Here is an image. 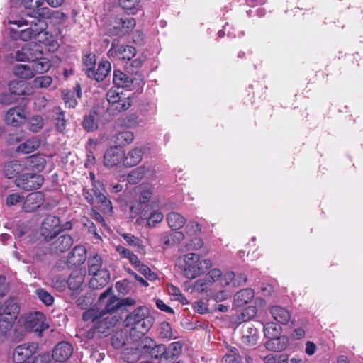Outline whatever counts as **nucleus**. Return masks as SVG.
Instances as JSON below:
<instances>
[{"label":"nucleus","instance_id":"39448f33","mask_svg":"<svg viewBox=\"0 0 363 363\" xmlns=\"http://www.w3.org/2000/svg\"><path fill=\"white\" fill-rule=\"evenodd\" d=\"M77 306L82 310H86L84 312L82 320L79 324V328L76 333V338L78 340L80 345L88 349L90 347L91 340V327L89 320L91 319V296L86 294L84 296H80L76 301Z\"/></svg>","mask_w":363,"mask_h":363},{"label":"nucleus","instance_id":"680f3d73","mask_svg":"<svg viewBox=\"0 0 363 363\" xmlns=\"http://www.w3.org/2000/svg\"><path fill=\"white\" fill-rule=\"evenodd\" d=\"M163 214L158 211L152 212L147 218V225L150 228H154L155 225L160 223L163 219Z\"/></svg>","mask_w":363,"mask_h":363},{"label":"nucleus","instance_id":"4d7b16f0","mask_svg":"<svg viewBox=\"0 0 363 363\" xmlns=\"http://www.w3.org/2000/svg\"><path fill=\"white\" fill-rule=\"evenodd\" d=\"M43 125V118L40 116L36 115L30 118L28 123V128L33 132H38Z\"/></svg>","mask_w":363,"mask_h":363},{"label":"nucleus","instance_id":"58836bf2","mask_svg":"<svg viewBox=\"0 0 363 363\" xmlns=\"http://www.w3.org/2000/svg\"><path fill=\"white\" fill-rule=\"evenodd\" d=\"M111 69L108 61H103L98 65L96 71L93 74L94 79L97 82L103 81L108 74Z\"/></svg>","mask_w":363,"mask_h":363},{"label":"nucleus","instance_id":"0e129e2a","mask_svg":"<svg viewBox=\"0 0 363 363\" xmlns=\"http://www.w3.org/2000/svg\"><path fill=\"white\" fill-rule=\"evenodd\" d=\"M170 237H175L178 240H183L184 238V235L182 232H175L174 233L169 235L167 233H164L161 235V242L164 244L165 245H170Z\"/></svg>","mask_w":363,"mask_h":363},{"label":"nucleus","instance_id":"72a5a7b5","mask_svg":"<svg viewBox=\"0 0 363 363\" xmlns=\"http://www.w3.org/2000/svg\"><path fill=\"white\" fill-rule=\"evenodd\" d=\"M128 331L127 329H121L116 331L111 336V345L115 348H121L124 346L128 341Z\"/></svg>","mask_w":363,"mask_h":363},{"label":"nucleus","instance_id":"c03bdc74","mask_svg":"<svg viewBox=\"0 0 363 363\" xmlns=\"http://www.w3.org/2000/svg\"><path fill=\"white\" fill-rule=\"evenodd\" d=\"M134 135L133 132L125 130L118 132L115 136V143L121 146H125L133 142Z\"/></svg>","mask_w":363,"mask_h":363},{"label":"nucleus","instance_id":"e2e57ef3","mask_svg":"<svg viewBox=\"0 0 363 363\" xmlns=\"http://www.w3.org/2000/svg\"><path fill=\"white\" fill-rule=\"evenodd\" d=\"M62 99L65 103V104L69 108H74L77 104V101L74 97V93L72 91H63Z\"/></svg>","mask_w":363,"mask_h":363},{"label":"nucleus","instance_id":"5701e85b","mask_svg":"<svg viewBox=\"0 0 363 363\" xmlns=\"http://www.w3.org/2000/svg\"><path fill=\"white\" fill-rule=\"evenodd\" d=\"M19 313V305L14 298L6 299L0 306V316L16 319Z\"/></svg>","mask_w":363,"mask_h":363},{"label":"nucleus","instance_id":"dca6fc26","mask_svg":"<svg viewBox=\"0 0 363 363\" xmlns=\"http://www.w3.org/2000/svg\"><path fill=\"white\" fill-rule=\"evenodd\" d=\"M73 353L72 345L67 342H60L52 351V358L50 361H55L56 363L67 362Z\"/></svg>","mask_w":363,"mask_h":363},{"label":"nucleus","instance_id":"a19ab883","mask_svg":"<svg viewBox=\"0 0 363 363\" xmlns=\"http://www.w3.org/2000/svg\"><path fill=\"white\" fill-rule=\"evenodd\" d=\"M31 66L34 72V74H36L48 72L51 67V64L48 59L43 58L42 56L40 59L32 62Z\"/></svg>","mask_w":363,"mask_h":363},{"label":"nucleus","instance_id":"aec40b11","mask_svg":"<svg viewBox=\"0 0 363 363\" xmlns=\"http://www.w3.org/2000/svg\"><path fill=\"white\" fill-rule=\"evenodd\" d=\"M44 196L40 191L30 193L23 204V209L26 212H33L38 209L43 203Z\"/></svg>","mask_w":363,"mask_h":363},{"label":"nucleus","instance_id":"6e6552de","mask_svg":"<svg viewBox=\"0 0 363 363\" xmlns=\"http://www.w3.org/2000/svg\"><path fill=\"white\" fill-rule=\"evenodd\" d=\"M60 233V220L54 215L47 216L42 221L40 234L46 241H50Z\"/></svg>","mask_w":363,"mask_h":363},{"label":"nucleus","instance_id":"6e6d98bb","mask_svg":"<svg viewBox=\"0 0 363 363\" xmlns=\"http://www.w3.org/2000/svg\"><path fill=\"white\" fill-rule=\"evenodd\" d=\"M38 298L46 306H51L54 302V297L43 289H37L35 291Z\"/></svg>","mask_w":363,"mask_h":363},{"label":"nucleus","instance_id":"6ab92c4d","mask_svg":"<svg viewBox=\"0 0 363 363\" xmlns=\"http://www.w3.org/2000/svg\"><path fill=\"white\" fill-rule=\"evenodd\" d=\"M25 170H30L34 172H42L45 165L46 160L39 155H34L23 160Z\"/></svg>","mask_w":363,"mask_h":363},{"label":"nucleus","instance_id":"0eeeda50","mask_svg":"<svg viewBox=\"0 0 363 363\" xmlns=\"http://www.w3.org/2000/svg\"><path fill=\"white\" fill-rule=\"evenodd\" d=\"M92 192L95 196L96 207L104 215L111 216L113 208L111 201L106 196V189L103 183L100 181H95L92 174Z\"/></svg>","mask_w":363,"mask_h":363},{"label":"nucleus","instance_id":"f704fd0d","mask_svg":"<svg viewBox=\"0 0 363 363\" xmlns=\"http://www.w3.org/2000/svg\"><path fill=\"white\" fill-rule=\"evenodd\" d=\"M167 221L173 230L182 228L186 223V218L177 212H171L167 216Z\"/></svg>","mask_w":363,"mask_h":363},{"label":"nucleus","instance_id":"338daca9","mask_svg":"<svg viewBox=\"0 0 363 363\" xmlns=\"http://www.w3.org/2000/svg\"><path fill=\"white\" fill-rule=\"evenodd\" d=\"M57 115L56 117V128L58 131L63 132V130L65 129V124L66 121L64 117V113L60 111V108H57Z\"/></svg>","mask_w":363,"mask_h":363},{"label":"nucleus","instance_id":"c9c22d12","mask_svg":"<svg viewBox=\"0 0 363 363\" xmlns=\"http://www.w3.org/2000/svg\"><path fill=\"white\" fill-rule=\"evenodd\" d=\"M14 74L20 79H30L34 77V72L30 65L19 64L13 68Z\"/></svg>","mask_w":363,"mask_h":363},{"label":"nucleus","instance_id":"c85d7f7f","mask_svg":"<svg viewBox=\"0 0 363 363\" xmlns=\"http://www.w3.org/2000/svg\"><path fill=\"white\" fill-rule=\"evenodd\" d=\"M288 344V338L282 335L269 338L265 342V347L270 351H281L286 348Z\"/></svg>","mask_w":363,"mask_h":363},{"label":"nucleus","instance_id":"603ef678","mask_svg":"<svg viewBox=\"0 0 363 363\" xmlns=\"http://www.w3.org/2000/svg\"><path fill=\"white\" fill-rule=\"evenodd\" d=\"M167 289L169 294L172 296L174 300L179 301L184 305L188 304L187 299L183 296L178 287L174 286L173 284H168L167 286Z\"/></svg>","mask_w":363,"mask_h":363},{"label":"nucleus","instance_id":"b1692460","mask_svg":"<svg viewBox=\"0 0 363 363\" xmlns=\"http://www.w3.org/2000/svg\"><path fill=\"white\" fill-rule=\"evenodd\" d=\"M222 276L221 271L214 268L208 272L205 279H198L194 284V288L197 291H203L206 289L207 285H209L217 281Z\"/></svg>","mask_w":363,"mask_h":363},{"label":"nucleus","instance_id":"7ed1b4c3","mask_svg":"<svg viewBox=\"0 0 363 363\" xmlns=\"http://www.w3.org/2000/svg\"><path fill=\"white\" fill-rule=\"evenodd\" d=\"M49 328L45 316L41 312H33L21 316L14 327L13 340L20 341L27 332H34L40 336Z\"/></svg>","mask_w":363,"mask_h":363},{"label":"nucleus","instance_id":"052dcab7","mask_svg":"<svg viewBox=\"0 0 363 363\" xmlns=\"http://www.w3.org/2000/svg\"><path fill=\"white\" fill-rule=\"evenodd\" d=\"M52 83V77L48 75L38 77L33 80L34 86L38 88H48Z\"/></svg>","mask_w":363,"mask_h":363},{"label":"nucleus","instance_id":"f03ea898","mask_svg":"<svg viewBox=\"0 0 363 363\" xmlns=\"http://www.w3.org/2000/svg\"><path fill=\"white\" fill-rule=\"evenodd\" d=\"M154 323V318L150 315L146 306H139L131 312L124 320V325L130 328V337L134 340L140 338L148 332Z\"/></svg>","mask_w":363,"mask_h":363},{"label":"nucleus","instance_id":"473e14b6","mask_svg":"<svg viewBox=\"0 0 363 363\" xmlns=\"http://www.w3.org/2000/svg\"><path fill=\"white\" fill-rule=\"evenodd\" d=\"M270 313L273 318L281 324H286L291 318L289 311L281 306H273L270 308Z\"/></svg>","mask_w":363,"mask_h":363},{"label":"nucleus","instance_id":"864d4df0","mask_svg":"<svg viewBox=\"0 0 363 363\" xmlns=\"http://www.w3.org/2000/svg\"><path fill=\"white\" fill-rule=\"evenodd\" d=\"M143 167H137L133 169L128 175V182L129 184H135L144 177Z\"/></svg>","mask_w":363,"mask_h":363},{"label":"nucleus","instance_id":"20e7f679","mask_svg":"<svg viewBox=\"0 0 363 363\" xmlns=\"http://www.w3.org/2000/svg\"><path fill=\"white\" fill-rule=\"evenodd\" d=\"M175 265L183 271L186 278L193 279L203 274L212 263L209 259H201L199 255L189 252L178 257Z\"/></svg>","mask_w":363,"mask_h":363},{"label":"nucleus","instance_id":"13d9d810","mask_svg":"<svg viewBox=\"0 0 363 363\" xmlns=\"http://www.w3.org/2000/svg\"><path fill=\"white\" fill-rule=\"evenodd\" d=\"M158 333L162 338L170 339L172 337V327L167 322H162L158 328Z\"/></svg>","mask_w":363,"mask_h":363},{"label":"nucleus","instance_id":"49530a36","mask_svg":"<svg viewBox=\"0 0 363 363\" xmlns=\"http://www.w3.org/2000/svg\"><path fill=\"white\" fill-rule=\"evenodd\" d=\"M84 281L83 276L78 272H73L70 274L67 284L69 289L75 291L79 289Z\"/></svg>","mask_w":363,"mask_h":363},{"label":"nucleus","instance_id":"bf43d9fd","mask_svg":"<svg viewBox=\"0 0 363 363\" xmlns=\"http://www.w3.org/2000/svg\"><path fill=\"white\" fill-rule=\"evenodd\" d=\"M23 86V83L22 82L11 81L9 84V91L16 97L23 94L24 91Z\"/></svg>","mask_w":363,"mask_h":363},{"label":"nucleus","instance_id":"9b49d317","mask_svg":"<svg viewBox=\"0 0 363 363\" xmlns=\"http://www.w3.org/2000/svg\"><path fill=\"white\" fill-rule=\"evenodd\" d=\"M44 182L43 176L36 173H25L16 179V185L25 191L39 189Z\"/></svg>","mask_w":363,"mask_h":363},{"label":"nucleus","instance_id":"a211bd4d","mask_svg":"<svg viewBox=\"0 0 363 363\" xmlns=\"http://www.w3.org/2000/svg\"><path fill=\"white\" fill-rule=\"evenodd\" d=\"M118 321L117 316L108 315L101 320H96L92 319V323H94V331L106 336L109 330L113 328Z\"/></svg>","mask_w":363,"mask_h":363},{"label":"nucleus","instance_id":"2f4dec72","mask_svg":"<svg viewBox=\"0 0 363 363\" xmlns=\"http://www.w3.org/2000/svg\"><path fill=\"white\" fill-rule=\"evenodd\" d=\"M255 292L252 289H245L237 292L234 297V303L238 307L243 306L252 300Z\"/></svg>","mask_w":363,"mask_h":363},{"label":"nucleus","instance_id":"a18cd8bd","mask_svg":"<svg viewBox=\"0 0 363 363\" xmlns=\"http://www.w3.org/2000/svg\"><path fill=\"white\" fill-rule=\"evenodd\" d=\"M137 189L140 193L139 196L140 204L147 203L152 194V186L148 184H143L137 186Z\"/></svg>","mask_w":363,"mask_h":363},{"label":"nucleus","instance_id":"ea45409f","mask_svg":"<svg viewBox=\"0 0 363 363\" xmlns=\"http://www.w3.org/2000/svg\"><path fill=\"white\" fill-rule=\"evenodd\" d=\"M130 246L137 248L138 252L145 253V248L142 240L130 233H122L121 235Z\"/></svg>","mask_w":363,"mask_h":363},{"label":"nucleus","instance_id":"1a4fd4ad","mask_svg":"<svg viewBox=\"0 0 363 363\" xmlns=\"http://www.w3.org/2000/svg\"><path fill=\"white\" fill-rule=\"evenodd\" d=\"M101 260L98 256L92 257V289H99L105 286L109 280L108 270L101 267Z\"/></svg>","mask_w":363,"mask_h":363},{"label":"nucleus","instance_id":"09e8293b","mask_svg":"<svg viewBox=\"0 0 363 363\" xmlns=\"http://www.w3.org/2000/svg\"><path fill=\"white\" fill-rule=\"evenodd\" d=\"M38 147L39 142L33 138L21 144L18 147V151L23 154H28L37 150Z\"/></svg>","mask_w":363,"mask_h":363},{"label":"nucleus","instance_id":"4468645a","mask_svg":"<svg viewBox=\"0 0 363 363\" xmlns=\"http://www.w3.org/2000/svg\"><path fill=\"white\" fill-rule=\"evenodd\" d=\"M111 57L119 60H130L136 55L135 48L128 45H120L118 40L114 39L108 51Z\"/></svg>","mask_w":363,"mask_h":363},{"label":"nucleus","instance_id":"a878e982","mask_svg":"<svg viewBox=\"0 0 363 363\" xmlns=\"http://www.w3.org/2000/svg\"><path fill=\"white\" fill-rule=\"evenodd\" d=\"M25 118L24 111L20 107H14L7 111L5 121L7 124L16 127L23 123Z\"/></svg>","mask_w":363,"mask_h":363},{"label":"nucleus","instance_id":"de8ad7c7","mask_svg":"<svg viewBox=\"0 0 363 363\" xmlns=\"http://www.w3.org/2000/svg\"><path fill=\"white\" fill-rule=\"evenodd\" d=\"M121 7L129 13L134 14L140 9V0H120Z\"/></svg>","mask_w":363,"mask_h":363},{"label":"nucleus","instance_id":"ddd939ff","mask_svg":"<svg viewBox=\"0 0 363 363\" xmlns=\"http://www.w3.org/2000/svg\"><path fill=\"white\" fill-rule=\"evenodd\" d=\"M86 259V250L82 245L76 246L66 258H62L58 263L62 268L77 267L84 262Z\"/></svg>","mask_w":363,"mask_h":363},{"label":"nucleus","instance_id":"5fc2aeb1","mask_svg":"<svg viewBox=\"0 0 363 363\" xmlns=\"http://www.w3.org/2000/svg\"><path fill=\"white\" fill-rule=\"evenodd\" d=\"M264 334L268 339L279 336L280 328L274 323H268L264 327Z\"/></svg>","mask_w":363,"mask_h":363},{"label":"nucleus","instance_id":"79ce46f5","mask_svg":"<svg viewBox=\"0 0 363 363\" xmlns=\"http://www.w3.org/2000/svg\"><path fill=\"white\" fill-rule=\"evenodd\" d=\"M116 252L119 254L121 258H126L129 260L131 264L138 266L140 264V260L136 255L121 245H118L116 248Z\"/></svg>","mask_w":363,"mask_h":363},{"label":"nucleus","instance_id":"f8f14e48","mask_svg":"<svg viewBox=\"0 0 363 363\" xmlns=\"http://www.w3.org/2000/svg\"><path fill=\"white\" fill-rule=\"evenodd\" d=\"M43 56V50L40 45L37 43L30 42L26 43L21 50L16 53V59L18 61H31L40 59Z\"/></svg>","mask_w":363,"mask_h":363},{"label":"nucleus","instance_id":"c756f323","mask_svg":"<svg viewBox=\"0 0 363 363\" xmlns=\"http://www.w3.org/2000/svg\"><path fill=\"white\" fill-rule=\"evenodd\" d=\"M23 160H13L5 164L4 172L5 176L9 178H14L19 173L25 171Z\"/></svg>","mask_w":363,"mask_h":363},{"label":"nucleus","instance_id":"393cba45","mask_svg":"<svg viewBox=\"0 0 363 363\" xmlns=\"http://www.w3.org/2000/svg\"><path fill=\"white\" fill-rule=\"evenodd\" d=\"M113 82L115 87L113 89H126L130 90L133 85L132 77L119 70H115L113 73Z\"/></svg>","mask_w":363,"mask_h":363},{"label":"nucleus","instance_id":"e433bc0d","mask_svg":"<svg viewBox=\"0 0 363 363\" xmlns=\"http://www.w3.org/2000/svg\"><path fill=\"white\" fill-rule=\"evenodd\" d=\"M45 0H24L23 6L26 9V15H38L40 14V7L43 6Z\"/></svg>","mask_w":363,"mask_h":363},{"label":"nucleus","instance_id":"8fccbe9b","mask_svg":"<svg viewBox=\"0 0 363 363\" xmlns=\"http://www.w3.org/2000/svg\"><path fill=\"white\" fill-rule=\"evenodd\" d=\"M119 24L121 26V34L124 35L135 28L136 21L133 17H125L121 18ZM117 34L120 35V33H117Z\"/></svg>","mask_w":363,"mask_h":363},{"label":"nucleus","instance_id":"4c0bfd02","mask_svg":"<svg viewBox=\"0 0 363 363\" xmlns=\"http://www.w3.org/2000/svg\"><path fill=\"white\" fill-rule=\"evenodd\" d=\"M149 355L151 358L157 359L160 363H167V359L166 358V346L164 345H154L151 348Z\"/></svg>","mask_w":363,"mask_h":363},{"label":"nucleus","instance_id":"cd10ccee","mask_svg":"<svg viewBox=\"0 0 363 363\" xmlns=\"http://www.w3.org/2000/svg\"><path fill=\"white\" fill-rule=\"evenodd\" d=\"M73 245V239L69 235H62L52 243L51 250L55 253H62Z\"/></svg>","mask_w":363,"mask_h":363},{"label":"nucleus","instance_id":"2eb2a0df","mask_svg":"<svg viewBox=\"0 0 363 363\" xmlns=\"http://www.w3.org/2000/svg\"><path fill=\"white\" fill-rule=\"evenodd\" d=\"M38 345L35 342L25 343L17 346L13 353L15 363H24L35 352Z\"/></svg>","mask_w":363,"mask_h":363},{"label":"nucleus","instance_id":"37998d69","mask_svg":"<svg viewBox=\"0 0 363 363\" xmlns=\"http://www.w3.org/2000/svg\"><path fill=\"white\" fill-rule=\"evenodd\" d=\"M182 345L180 342H174L168 347H166V358L167 363L170 360L177 358L182 351Z\"/></svg>","mask_w":363,"mask_h":363},{"label":"nucleus","instance_id":"412c9836","mask_svg":"<svg viewBox=\"0 0 363 363\" xmlns=\"http://www.w3.org/2000/svg\"><path fill=\"white\" fill-rule=\"evenodd\" d=\"M124 152L118 147H114L108 150L104 154V164L106 167H113L118 164L121 161L123 162Z\"/></svg>","mask_w":363,"mask_h":363},{"label":"nucleus","instance_id":"bb28decb","mask_svg":"<svg viewBox=\"0 0 363 363\" xmlns=\"http://www.w3.org/2000/svg\"><path fill=\"white\" fill-rule=\"evenodd\" d=\"M143 151L141 147H135L126 155L124 154L123 165L126 167L136 166L143 159Z\"/></svg>","mask_w":363,"mask_h":363},{"label":"nucleus","instance_id":"423d86ee","mask_svg":"<svg viewBox=\"0 0 363 363\" xmlns=\"http://www.w3.org/2000/svg\"><path fill=\"white\" fill-rule=\"evenodd\" d=\"M130 94L119 89H111L106 93L108 102V111L115 115L128 110L132 105Z\"/></svg>","mask_w":363,"mask_h":363},{"label":"nucleus","instance_id":"3c124183","mask_svg":"<svg viewBox=\"0 0 363 363\" xmlns=\"http://www.w3.org/2000/svg\"><path fill=\"white\" fill-rule=\"evenodd\" d=\"M223 363H242V357L235 347H232L224 356Z\"/></svg>","mask_w":363,"mask_h":363},{"label":"nucleus","instance_id":"9d476101","mask_svg":"<svg viewBox=\"0 0 363 363\" xmlns=\"http://www.w3.org/2000/svg\"><path fill=\"white\" fill-rule=\"evenodd\" d=\"M153 345L154 340L152 339L145 337L138 342L135 347L131 348V354H130L129 349H127L124 352V357L130 363L135 362L142 356L149 354Z\"/></svg>","mask_w":363,"mask_h":363},{"label":"nucleus","instance_id":"774afa93","mask_svg":"<svg viewBox=\"0 0 363 363\" xmlns=\"http://www.w3.org/2000/svg\"><path fill=\"white\" fill-rule=\"evenodd\" d=\"M201 225L196 221H189L186 226L185 230L192 235L198 234L201 231Z\"/></svg>","mask_w":363,"mask_h":363},{"label":"nucleus","instance_id":"7c9ffc66","mask_svg":"<svg viewBox=\"0 0 363 363\" xmlns=\"http://www.w3.org/2000/svg\"><path fill=\"white\" fill-rule=\"evenodd\" d=\"M16 320L15 318L0 316V335L4 340L11 337Z\"/></svg>","mask_w":363,"mask_h":363},{"label":"nucleus","instance_id":"f257e3e1","mask_svg":"<svg viewBox=\"0 0 363 363\" xmlns=\"http://www.w3.org/2000/svg\"><path fill=\"white\" fill-rule=\"evenodd\" d=\"M26 16V18H21L11 21V23L15 24L18 27L23 26H28L21 31L19 35L20 38L23 41H28L34 38L39 43H50L52 34L48 30V22L42 17L41 13Z\"/></svg>","mask_w":363,"mask_h":363},{"label":"nucleus","instance_id":"4be33fe9","mask_svg":"<svg viewBox=\"0 0 363 363\" xmlns=\"http://www.w3.org/2000/svg\"><path fill=\"white\" fill-rule=\"evenodd\" d=\"M106 298H108V300L104 309L105 312L110 313L120 307V301L116 296H112V289L111 287H108L100 294L99 299L100 304H102Z\"/></svg>","mask_w":363,"mask_h":363},{"label":"nucleus","instance_id":"f3484780","mask_svg":"<svg viewBox=\"0 0 363 363\" xmlns=\"http://www.w3.org/2000/svg\"><path fill=\"white\" fill-rule=\"evenodd\" d=\"M259 339L258 329L252 323H245L242 326V342L247 346H254Z\"/></svg>","mask_w":363,"mask_h":363},{"label":"nucleus","instance_id":"69168bd1","mask_svg":"<svg viewBox=\"0 0 363 363\" xmlns=\"http://www.w3.org/2000/svg\"><path fill=\"white\" fill-rule=\"evenodd\" d=\"M17 100V97L15 96L10 91L4 92L0 94V104L2 105H9L14 103Z\"/></svg>","mask_w":363,"mask_h":363}]
</instances>
